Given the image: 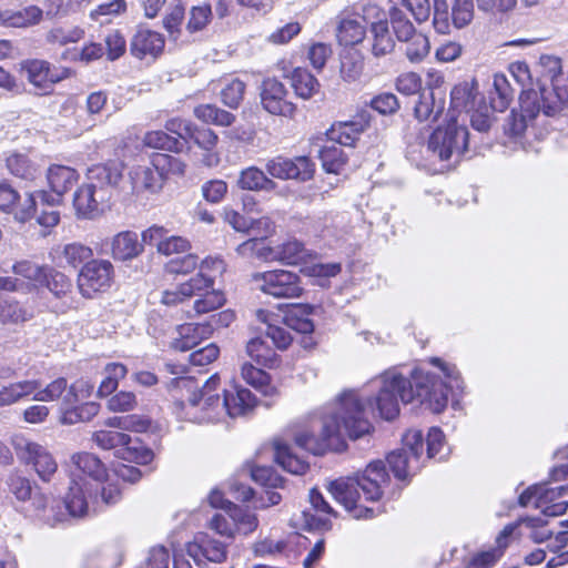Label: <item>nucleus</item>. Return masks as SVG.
Returning a JSON list of instances; mask_svg holds the SVG:
<instances>
[{
    "mask_svg": "<svg viewBox=\"0 0 568 568\" xmlns=\"http://www.w3.org/2000/svg\"><path fill=\"white\" fill-rule=\"evenodd\" d=\"M430 362L440 368L447 382L423 369H415L409 379L395 369L387 371L369 382V392L376 393L374 397L356 390L343 392L324 416L313 423L312 430L295 435L296 445L314 455L338 449L344 436L356 439L369 432L368 415L375 410L386 420L396 418L399 400H417L432 413H442L448 403L447 388L463 389V381L455 366L438 357Z\"/></svg>",
    "mask_w": 568,
    "mask_h": 568,
    "instance_id": "f257e3e1",
    "label": "nucleus"
},
{
    "mask_svg": "<svg viewBox=\"0 0 568 568\" xmlns=\"http://www.w3.org/2000/svg\"><path fill=\"white\" fill-rule=\"evenodd\" d=\"M389 476L383 460H374L354 476L339 477L328 481L326 488L331 496L356 519L373 518L382 511L381 507H367L365 501H377L388 484Z\"/></svg>",
    "mask_w": 568,
    "mask_h": 568,
    "instance_id": "f03ea898",
    "label": "nucleus"
},
{
    "mask_svg": "<svg viewBox=\"0 0 568 568\" xmlns=\"http://www.w3.org/2000/svg\"><path fill=\"white\" fill-rule=\"evenodd\" d=\"M10 494L20 503H29L31 516L54 526L65 518V511H54L49 506V498L29 478L20 474H11L7 480Z\"/></svg>",
    "mask_w": 568,
    "mask_h": 568,
    "instance_id": "7ed1b4c3",
    "label": "nucleus"
},
{
    "mask_svg": "<svg viewBox=\"0 0 568 568\" xmlns=\"http://www.w3.org/2000/svg\"><path fill=\"white\" fill-rule=\"evenodd\" d=\"M469 132L456 120L437 128L428 140V150L440 161L458 163L468 150Z\"/></svg>",
    "mask_w": 568,
    "mask_h": 568,
    "instance_id": "20e7f679",
    "label": "nucleus"
},
{
    "mask_svg": "<svg viewBox=\"0 0 568 568\" xmlns=\"http://www.w3.org/2000/svg\"><path fill=\"white\" fill-rule=\"evenodd\" d=\"M220 378L216 375L211 376L199 394H193L190 398L189 415L193 423H215L223 420L229 416L227 408L224 405L223 394L216 393Z\"/></svg>",
    "mask_w": 568,
    "mask_h": 568,
    "instance_id": "39448f33",
    "label": "nucleus"
},
{
    "mask_svg": "<svg viewBox=\"0 0 568 568\" xmlns=\"http://www.w3.org/2000/svg\"><path fill=\"white\" fill-rule=\"evenodd\" d=\"M314 311L315 307L308 304L292 305L284 316L285 326L268 324L265 331L266 336L278 349H286L293 341L288 328L305 335L313 333L314 324L308 316Z\"/></svg>",
    "mask_w": 568,
    "mask_h": 568,
    "instance_id": "423d86ee",
    "label": "nucleus"
},
{
    "mask_svg": "<svg viewBox=\"0 0 568 568\" xmlns=\"http://www.w3.org/2000/svg\"><path fill=\"white\" fill-rule=\"evenodd\" d=\"M423 447L420 430L412 429L403 436V448L387 456V463L397 479L404 480L419 469Z\"/></svg>",
    "mask_w": 568,
    "mask_h": 568,
    "instance_id": "0eeeda50",
    "label": "nucleus"
},
{
    "mask_svg": "<svg viewBox=\"0 0 568 568\" xmlns=\"http://www.w3.org/2000/svg\"><path fill=\"white\" fill-rule=\"evenodd\" d=\"M99 504V497L93 494V487L85 478H73L71 480L69 490L64 497L63 506L58 500H49V506L54 507V511H65V518L83 517L93 511V508Z\"/></svg>",
    "mask_w": 568,
    "mask_h": 568,
    "instance_id": "6e6552de",
    "label": "nucleus"
},
{
    "mask_svg": "<svg viewBox=\"0 0 568 568\" xmlns=\"http://www.w3.org/2000/svg\"><path fill=\"white\" fill-rule=\"evenodd\" d=\"M540 65L544 69V80L551 83V88L541 85L538 90L539 100L542 102V113L547 116H554L561 111L568 98L566 92L558 89L559 78L562 75L561 60L554 55H541ZM535 91L537 92V90Z\"/></svg>",
    "mask_w": 568,
    "mask_h": 568,
    "instance_id": "1a4fd4ad",
    "label": "nucleus"
},
{
    "mask_svg": "<svg viewBox=\"0 0 568 568\" xmlns=\"http://www.w3.org/2000/svg\"><path fill=\"white\" fill-rule=\"evenodd\" d=\"M13 448L18 459L31 466L40 479L49 481L58 469V464L52 454L41 444L32 442L24 436L13 439Z\"/></svg>",
    "mask_w": 568,
    "mask_h": 568,
    "instance_id": "9d476101",
    "label": "nucleus"
},
{
    "mask_svg": "<svg viewBox=\"0 0 568 568\" xmlns=\"http://www.w3.org/2000/svg\"><path fill=\"white\" fill-rule=\"evenodd\" d=\"M473 17V0H434L433 24L439 33H449L452 26L464 28L471 22Z\"/></svg>",
    "mask_w": 568,
    "mask_h": 568,
    "instance_id": "9b49d317",
    "label": "nucleus"
},
{
    "mask_svg": "<svg viewBox=\"0 0 568 568\" xmlns=\"http://www.w3.org/2000/svg\"><path fill=\"white\" fill-rule=\"evenodd\" d=\"M105 425L123 430L124 438L115 455L125 462L140 465L142 459V439L140 437L142 433V418L138 415L113 417L109 418Z\"/></svg>",
    "mask_w": 568,
    "mask_h": 568,
    "instance_id": "f8f14e48",
    "label": "nucleus"
},
{
    "mask_svg": "<svg viewBox=\"0 0 568 568\" xmlns=\"http://www.w3.org/2000/svg\"><path fill=\"white\" fill-rule=\"evenodd\" d=\"M253 282L256 288L274 297H298L303 291L300 277L284 270L256 273L253 275Z\"/></svg>",
    "mask_w": 568,
    "mask_h": 568,
    "instance_id": "ddd939ff",
    "label": "nucleus"
},
{
    "mask_svg": "<svg viewBox=\"0 0 568 568\" xmlns=\"http://www.w3.org/2000/svg\"><path fill=\"white\" fill-rule=\"evenodd\" d=\"M113 281V266L105 260L87 262L78 275V287L82 296L93 297L97 293L105 292Z\"/></svg>",
    "mask_w": 568,
    "mask_h": 568,
    "instance_id": "4468645a",
    "label": "nucleus"
},
{
    "mask_svg": "<svg viewBox=\"0 0 568 568\" xmlns=\"http://www.w3.org/2000/svg\"><path fill=\"white\" fill-rule=\"evenodd\" d=\"M27 79L33 85L36 93L40 95L52 91L53 84L69 78L71 70L64 67H52L44 60H29L23 64Z\"/></svg>",
    "mask_w": 568,
    "mask_h": 568,
    "instance_id": "2eb2a0df",
    "label": "nucleus"
},
{
    "mask_svg": "<svg viewBox=\"0 0 568 568\" xmlns=\"http://www.w3.org/2000/svg\"><path fill=\"white\" fill-rule=\"evenodd\" d=\"M230 545L229 541L217 539L207 532H200L186 545V552L199 567H204L209 562L225 561Z\"/></svg>",
    "mask_w": 568,
    "mask_h": 568,
    "instance_id": "dca6fc26",
    "label": "nucleus"
},
{
    "mask_svg": "<svg viewBox=\"0 0 568 568\" xmlns=\"http://www.w3.org/2000/svg\"><path fill=\"white\" fill-rule=\"evenodd\" d=\"M540 111H542V102L539 100V93L535 90L524 91L520 97V111L513 110L507 116L505 132L514 138L521 136Z\"/></svg>",
    "mask_w": 568,
    "mask_h": 568,
    "instance_id": "f3484780",
    "label": "nucleus"
},
{
    "mask_svg": "<svg viewBox=\"0 0 568 568\" xmlns=\"http://www.w3.org/2000/svg\"><path fill=\"white\" fill-rule=\"evenodd\" d=\"M287 90L282 82L267 78L262 83L261 101L263 108L271 114L293 116L295 105L287 100Z\"/></svg>",
    "mask_w": 568,
    "mask_h": 568,
    "instance_id": "a211bd4d",
    "label": "nucleus"
},
{
    "mask_svg": "<svg viewBox=\"0 0 568 568\" xmlns=\"http://www.w3.org/2000/svg\"><path fill=\"white\" fill-rule=\"evenodd\" d=\"M37 200L32 193H27L21 200L19 193L8 183H0V210L13 214L21 223L29 221L36 212Z\"/></svg>",
    "mask_w": 568,
    "mask_h": 568,
    "instance_id": "6ab92c4d",
    "label": "nucleus"
},
{
    "mask_svg": "<svg viewBox=\"0 0 568 568\" xmlns=\"http://www.w3.org/2000/svg\"><path fill=\"white\" fill-rule=\"evenodd\" d=\"M214 286V275L197 273L189 281L181 283L175 291L162 293V303L166 305L176 304L191 297H200Z\"/></svg>",
    "mask_w": 568,
    "mask_h": 568,
    "instance_id": "aec40b11",
    "label": "nucleus"
},
{
    "mask_svg": "<svg viewBox=\"0 0 568 568\" xmlns=\"http://www.w3.org/2000/svg\"><path fill=\"white\" fill-rule=\"evenodd\" d=\"M213 327L207 323H185L175 328L171 347L175 351L187 352L196 347L203 339L209 338Z\"/></svg>",
    "mask_w": 568,
    "mask_h": 568,
    "instance_id": "412c9836",
    "label": "nucleus"
},
{
    "mask_svg": "<svg viewBox=\"0 0 568 568\" xmlns=\"http://www.w3.org/2000/svg\"><path fill=\"white\" fill-rule=\"evenodd\" d=\"M222 394L229 416L232 418L247 415L256 405L252 392L236 383H232L229 388L223 389Z\"/></svg>",
    "mask_w": 568,
    "mask_h": 568,
    "instance_id": "4be33fe9",
    "label": "nucleus"
},
{
    "mask_svg": "<svg viewBox=\"0 0 568 568\" xmlns=\"http://www.w3.org/2000/svg\"><path fill=\"white\" fill-rule=\"evenodd\" d=\"M72 464L82 473L78 478H85L94 486H98L108 480L109 473L104 464L91 453H77L71 457Z\"/></svg>",
    "mask_w": 568,
    "mask_h": 568,
    "instance_id": "5701e85b",
    "label": "nucleus"
},
{
    "mask_svg": "<svg viewBox=\"0 0 568 568\" xmlns=\"http://www.w3.org/2000/svg\"><path fill=\"white\" fill-rule=\"evenodd\" d=\"M368 118L361 115L356 120L333 124L327 135L331 142L344 146H354L361 134L368 126Z\"/></svg>",
    "mask_w": 568,
    "mask_h": 568,
    "instance_id": "b1692460",
    "label": "nucleus"
},
{
    "mask_svg": "<svg viewBox=\"0 0 568 568\" xmlns=\"http://www.w3.org/2000/svg\"><path fill=\"white\" fill-rule=\"evenodd\" d=\"M108 200L106 194L84 183L74 194L73 206L79 216L92 219L100 212V205Z\"/></svg>",
    "mask_w": 568,
    "mask_h": 568,
    "instance_id": "393cba45",
    "label": "nucleus"
},
{
    "mask_svg": "<svg viewBox=\"0 0 568 568\" xmlns=\"http://www.w3.org/2000/svg\"><path fill=\"white\" fill-rule=\"evenodd\" d=\"M121 176L118 164H97L88 170L85 183L109 197V189L116 185Z\"/></svg>",
    "mask_w": 568,
    "mask_h": 568,
    "instance_id": "a878e982",
    "label": "nucleus"
},
{
    "mask_svg": "<svg viewBox=\"0 0 568 568\" xmlns=\"http://www.w3.org/2000/svg\"><path fill=\"white\" fill-rule=\"evenodd\" d=\"M450 102L455 110L467 113L484 104L483 97L478 91V83L471 80L455 85L450 92Z\"/></svg>",
    "mask_w": 568,
    "mask_h": 568,
    "instance_id": "bb28decb",
    "label": "nucleus"
},
{
    "mask_svg": "<svg viewBox=\"0 0 568 568\" xmlns=\"http://www.w3.org/2000/svg\"><path fill=\"white\" fill-rule=\"evenodd\" d=\"M43 18V10L29 6L20 10H0V24L8 28H28L38 24Z\"/></svg>",
    "mask_w": 568,
    "mask_h": 568,
    "instance_id": "cd10ccee",
    "label": "nucleus"
},
{
    "mask_svg": "<svg viewBox=\"0 0 568 568\" xmlns=\"http://www.w3.org/2000/svg\"><path fill=\"white\" fill-rule=\"evenodd\" d=\"M236 185L246 191L272 192L277 187L273 179L257 166H248L243 169L237 178Z\"/></svg>",
    "mask_w": 568,
    "mask_h": 568,
    "instance_id": "c85d7f7f",
    "label": "nucleus"
},
{
    "mask_svg": "<svg viewBox=\"0 0 568 568\" xmlns=\"http://www.w3.org/2000/svg\"><path fill=\"white\" fill-rule=\"evenodd\" d=\"M47 180L52 192L65 194L79 180V173L71 166L52 164L47 171Z\"/></svg>",
    "mask_w": 568,
    "mask_h": 568,
    "instance_id": "c756f323",
    "label": "nucleus"
},
{
    "mask_svg": "<svg viewBox=\"0 0 568 568\" xmlns=\"http://www.w3.org/2000/svg\"><path fill=\"white\" fill-rule=\"evenodd\" d=\"M444 111V100L436 101L433 90L422 91L414 101V114L418 121H436Z\"/></svg>",
    "mask_w": 568,
    "mask_h": 568,
    "instance_id": "7c9ffc66",
    "label": "nucleus"
},
{
    "mask_svg": "<svg viewBox=\"0 0 568 568\" xmlns=\"http://www.w3.org/2000/svg\"><path fill=\"white\" fill-rule=\"evenodd\" d=\"M395 41L387 21H378L371 27V51L375 58H382L393 52Z\"/></svg>",
    "mask_w": 568,
    "mask_h": 568,
    "instance_id": "2f4dec72",
    "label": "nucleus"
},
{
    "mask_svg": "<svg viewBox=\"0 0 568 568\" xmlns=\"http://www.w3.org/2000/svg\"><path fill=\"white\" fill-rule=\"evenodd\" d=\"M274 261L286 265H298L305 263L310 257V251L297 240H288L274 247Z\"/></svg>",
    "mask_w": 568,
    "mask_h": 568,
    "instance_id": "473e14b6",
    "label": "nucleus"
},
{
    "mask_svg": "<svg viewBox=\"0 0 568 568\" xmlns=\"http://www.w3.org/2000/svg\"><path fill=\"white\" fill-rule=\"evenodd\" d=\"M38 387V379H24L3 386L0 389V407L12 405L29 396L33 397Z\"/></svg>",
    "mask_w": 568,
    "mask_h": 568,
    "instance_id": "72a5a7b5",
    "label": "nucleus"
},
{
    "mask_svg": "<svg viewBox=\"0 0 568 568\" xmlns=\"http://www.w3.org/2000/svg\"><path fill=\"white\" fill-rule=\"evenodd\" d=\"M6 164L9 172L21 180L33 181L40 175V166L22 153L10 154Z\"/></svg>",
    "mask_w": 568,
    "mask_h": 568,
    "instance_id": "f704fd0d",
    "label": "nucleus"
},
{
    "mask_svg": "<svg viewBox=\"0 0 568 568\" xmlns=\"http://www.w3.org/2000/svg\"><path fill=\"white\" fill-rule=\"evenodd\" d=\"M275 462L287 473L303 475L308 469V464L297 455H294L286 444L276 442L274 444Z\"/></svg>",
    "mask_w": 568,
    "mask_h": 568,
    "instance_id": "c9c22d12",
    "label": "nucleus"
},
{
    "mask_svg": "<svg viewBox=\"0 0 568 568\" xmlns=\"http://www.w3.org/2000/svg\"><path fill=\"white\" fill-rule=\"evenodd\" d=\"M111 251L115 258L130 260L140 252L139 236L135 232L124 231L116 234L111 241Z\"/></svg>",
    "mask_w": 568,
    "mask_h": 568,
    "instance_id": "e433bc0d",
    "label": "nucleus"
},
{
    "mask_svg": "<svg viewBox=\"0 0 568 568\" xmlns=\"http://www.w3.org/2000/svg\"><path fill=\"white\" fill-rule=\"evenodd\" d=\"M60 410V423L63 425H74L78 423L90 422L99 413V405L93 402L81 405H61Z\"/></svg>",
    "mask_w": 568,
    "mask_h": 568,
    "instance_id": "4c0bfd02",
    "label": "nucleus"
},
{
    "mask_svg": "<svg viewBox=\"0 0 568 568\" xmlns=\"http://www.w3.org/2000/svg\"><path fill=\"white\" fill-rule=\"evenodd\" d=\"M338 42L344 45H354L365 37V28L357 18L343 17L336 29Z\"/></svg>",
    "mask_w": 568,
    "mask_h": 568,
    "instance_id": "58836bf2",
    "label": "nucleus"
},
{
    "mask_svg": "<svg viewBox=\"0 0 568 568\" xmlns=\"http://www.w3.org/2000/svg\"><path fill=\"white\" fill-rule=\"evenodd\" d=\"M274 247L266 244L265 237H253L236 247V252L244 258L256 257L258 260L268 262L274 261Z\"/></svg>",
    "mask_w": 568,
    "mask_h": 568,
    "instance_id": "ea45409f",
    "label": "nucleus"
},
{
    "mask_svg": "<svg viewBox=\"0 0 568 568\" xmlns=\"http://www.w3.org/2000/svg\"><path fill=\"white\" fill-rule=\"evenodd\" d=\"M364 69V60L359 52L347 50L341 55V78L348 83L359 79Z\"/></svg>",
    "mask_w": 568,
    "mask_h": 568,
    "instance_id": "a19ab883",
    "label": "nucleus"
},
{
    "mask_svg": "<svg viewBox=\"0 0 568 568\" xmlns=\"http://www.w3.org/2000/svg\"><path fill=\"white\" fill-rule=\"evenodd\" d=\"M194 115L205 122L220 126H230L235 121V115L222 110L214 104H201L194 109Z\"/></svg>",
    "mask_w": 568,
    "mask_h": 568,
    "instance_id": "79ce46f5",
    "label": "nucleus"
},
{
    "mask_svg": "<svg viewBox=\"0 0 568 568\" xmlns=\"http://www.w3.org/2000/svg\"><path fill=\"white\" fill-rule=\"evenodd\" d=\"M68 390L69 384L64 377H58L45 386L39 381V387L34 390L32 399L43 403L61 399V405H63V396Z\"/></svg>",
    "mask_w": 568,
    "mask_h": 568,
    "instance_id": "37998d69",
    "label": "nucleus"
},
{
    "mask_svg": "<svg viewBox=\"0 0 568 568\" xmlns=\"http://www.w3.org/2000/svg\"><path fill=\"white\" fill-rule=\"evenodd\" d=\"M241 375L247 384L261 390L265 396H274L277 393L276 388L270 385L268 375L252 364L244 363L241 367Z\"/></svg>",
    "mask_w": 568,
    "mask_h": 568,
    "instance_id": "c03bdc74",
    "label": "nucleus"
},
{
    "mask_svg": "<svg viewBox=\"0 0 568 568\" xmlns=\"http://www.w3.org/2000/svg\"><path fill=\"white\" fill-rule=\"evenodd\" d=\"M246 353L256 364L265 367H272L276 362L275 352L262 337L251 338L246 344Z\"/></svg>",
    "mask_w": 568,
    "mask_h": 568,
    "instance_id": "a18cd8bd",
    "label": "nucleus"
},
{
    "mask_svg": "<svg viewBox=\"0 0 568 568\" xmlns=\"http://www.w3.org/2000/svg\"><path fill=\"white\" fill-rule=\"evenodd\" d=\"M318 156L327 173H338L347 162V155L335 144L323 146L318 151Z\"/></svg>",
    "mask_w": 568,
    "mask_h": 568,
    "instance_id": "49530a36",
    "label": "nucleus"
},
{
    "mask_svg": "<svg viewBox=\"0 0 568 568\" xmlns=\"http://www.w3.org/2000/svg\"><path fill=\"white\" fill-rule=\"evenodd\" d=\"M291 80L295 93L303 99H310L320 85L317 79L313 74H311L306 69L301 68L294 70Z\"/></svg>",
    "mask_w": 568,
    "mask_h": 568,
    "instance_id": "de8ad7c7",
    "label": "nucleus"
},
{
    "mask_svg": "<svg viewBox=\"0 0 568 568\" xmlns=\"http://www.w3.org/2000/svg\"><path fill=\"white\" fill-rule=\"evenodd\" d=\"M494 90L490 92L491 108L503 111L513 99V90L503 74H496L493 82Z\"/></svg>",
    "mask_w": 568,
    "mask_h": 568,
    "instance_id": "09e8293b",
    "label": "nucleus"
},
{
    "mask_svg": "<svg viewBox=\"0 0 568 568\" xmlns=\"http://www.w3.org/2000/svg\"><path fill=\"white\" fill-rule=\"evenodd\" d=\"M229 506V518L234 521L235 532L242 531L244 535L253 532L258 525V519L255 514L243 509L242 507Z\"/></svg>",
    "mask_w": 568,
    "mask_h": 568,
    "instance_id": "8fccbe9b",
    "label": "nucleus"
},
{
    "mask_svg": "<svg viewBox=\"0 0 568 568\" xmlns=\"http://www.w3.org/2000/svg\"><path fill=\"white\" fill-rule=\"evenodd\" d=\"M168 161V156L161 153H153L151 155V162L155 166V170H144V190H150L152 193H158L162 190L164 184L163 172L159 170V166Z\"/></svg>",
    "mask_w": 568,
    "mask_h": 568,
    "instance_id": "3c124183",
    "label": "nucleus"
},
{
    "mask_svg": "<svg viewBox=\"0 0 568 568\" xmlns=\"http://www.w3.org/2000/svg\"><path fill=\"white\" fill-rule=\"evenodd\" d=\"M104 374L98 389V395L101 397L109 396L116 389L119 381L126 374V368L122 364L110 363L105 366Z\"/></svg>",
    "mask_w": 568,
    "mask_h": 568,
    "instance_id": "603ef678",
    "label": "nucleus"
},
{
    "mask_svg": "<svg viewBox=\"0 0 568 568\" xmlns=\"http://www.w3.org/2000/svg\"><path fill=\"white\" fill-rule=\"evenodd\" d=\"M144 145L153 149H163L171 152H181L183 142L163 131H152L144 135Z\"/></svg>",
    "mask_w": 568,
    "mask_h": 568,
    "instance_id": "864d4df0",
    "label": "nucleus"
},
{
    "mask_svg": "<svg viewBox=\"0 0 568 568\" xmlns=\"http://www.w3.org/2000/svg\"><path fill=\"white\" fill-rule=\"evenodd\" d=\"M84 38V30L79 27H57L47 34V41L51 44L68 45L77 43Z\"/></svg>",
    "mask_w": 568,
    "mask_h": 568,
    "instance_id": "5fc2aeb1",
    "label": "nucleus"
},
{
    "mask_svg": "<svg viewBox=\"0 0 568 568\" xmlns=\"http://www.w3.org/2000/svg\"><path fill=\"white\" fill-rule=\"evenodd\" d=\"M12 271L16 275L29 280L33 286L43 284L48 276V267L39 266L29 261L16 263Z\"/></svg>",
    "mask_w": 568,
    "mask_h": 568,
    "instance_id": "6e6d98bb",
    "label": "nucleus"
},
{
    "mask_svg": "<svg viewBox=\"0 0 568 568\" xmlns=\"http://www.w3.org/2000/svg\"><path fill=\"white\" fill-rule=\"evenodd\" d=\"M104 49L99 43H89L84 45L82 49L72 48L67 49L62 55V60L67 61H82V62H91L100 59L103 55Z\"/></svg>",
    "mask_w": 568,
    "mask_h": 568,
    "instance_id": "4d7b16f0",
    "label": "nucleus"
},
{
    "mask_svg": "<svg viewBox=\"0 0 568 568\" xmlns=\"http://www.w3.org/2000/svg\"><path fill=\"white\" fill-rule=\"evenodd\" d=\"M245 83L240 79H231L221 89L222 102L231 109H237L243 101Z\"/></svg>",
    "mask_w": 568,
    "mask_h": 568,
    "instance_id": "13d9d810",
    "label": "nucleus"
},
{
    "mask_svg": "<svg viewBox=\"0 0 568 568\" xmlns=\"http://www.w3.org/2000/svg\"><path fill=\"white\" fill-rule=\"evenodd\" d=\"M389 20L398 41L403 42L416 34L413 23L407 19L405 12L398 8H392L389 11Z\"/></svg>",
    "mask_w": 568,
    "mask_h": 568,
    "instance_id": "bf43d9fd",
    "label": "nucleus"
},
{
    "mask_svg": "<svg viewBox=\"0 0 568 568\" xmlns=\"http://www.w3.org/2000/svg\"><path fill=\"white\" fill-rule=\"evenodd\" d=\"M404 42L407 43L406 57L410 62H420L429 53L430 44L428 38L420 32H417Z\"/></svg>",
    "mask_w": 568,
    "mask_h": 568,
    "instance_id": "052dcab7",
    "label": "nucleus"
},
{
    "mask_svg": "<svg viewBox=\"0 0 568 568\" xmlns=\"http://www.w3.org/2000/svg\"><path fill=\"white\" fill-rule=\"evenodd\" d=\"M49 291L58 298H65L71 293L72 283L61 272L48 267V276L44 283Z\"/></svg>",
    "mask_w": 568,
    "mask_h": 568,
    "instance_id": "680f3d73",
    "label": "nucleus"
},
{
    "mask_svg": "<svg viewBox=\"0 0 568 568\" xmlns=\"http://www.w3.org/2000/svg\"><path fill=\"white\" fill-rule=\"evenodd\" d=\"M212 16V8L207 3L192 7L189 12L186 30L190 33L203 30L210 23Z\"/></svg>",
    "mask_w": 568,
    "mask_h": 568,
    "instance_id": "e2e57ef3",
    "label": "nucleus"
},
{
    "mask_svg": "<svg viewBox=\"0 0 568 568\" xmlns=\"http://www.w3.org/2000/svg\"><path fill=\"white\" fill-rule=\"evenodd\" d=\"M224 302V295L212 286L195 300L193 308L196 314H203L221 307Z\"/></svg>",
    "mask_w": 568,
    "mask_h": 568,
    "instance_id": "0e129e2a",
    "label": "nucleus"
},
{
    "mask_svg": "<svg viewBox=\"0 0 568 568\" xmlns=\"http://www.w3.org/2000/svg\"><path fill=\"white\" fill-rule=\"evenodd\" d=\"M199 266V257L192 253L175 255L166 264L165 270L170 274H189Z\"/></svg>",
    "mask_w": 568,
    "mask_h": 568,
    "instance_id": "69168bd1",
    "label": "nucleus"
},
{
    "mask_svg": "<svg viewBox=\"0 0 568 568\" xmlns=\"http://www.w3.org/2000/svg\"><path fill=\"white\" fill-rule=\"evenodd\" d=\"M123 432L100 429L95 430L92 436V443L100 449L111 450L120 448L121 442L123 440Z\"/></svg>",
    "mask_w": 568,
    "mask_h": 568,
    "instance_id": "338daca9",
    "label": "nucleus"
},
{
    "mask_svg": "<svg viewBox=\"0 0 568 568\" xmlns=\"http://www.w3.org/2000/svg\"><path fill=\"white\" fill-rule=\"evenodd\" d=\"M62 257L65 263L72 267H77L92 255V250L81 243H70L63 246Z\"/></svg>",
    "mask_w": 568,
    "mask_h": 568,
    "instance_id": "774afa93",
    "label": "nucleus"
}]
</instances>
